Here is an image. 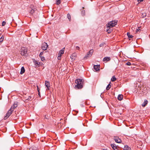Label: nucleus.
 Returning <instances> with one entry per match:
<instances>
[{
    "mask_svg": "<svg viewBox=\"0 0 150 150\" xmlns=\"http://www.w3.org/2000/svg\"><path fill=\"white\" fill-rule=\"evenodd\" d=\"M77 84L75 86V88L76 89H81L83 86V80L82 79H77L75 81Z\"/></svg>",
    "mask_w": 150,
    "mask_h": 150,
    "instance_id": "nucleus-1",
    "label": "nucleus"
},
{
    "mask_svg": "<svg viewBox=\"0 0 150 150\" xmlns=\"http://www.w3.org/2000/svg\"><path fill=\"white\" fill-rule=\"evenodd\" d=\"M117 21L116 20L112 21L109 22L106 25L107 28H112L117 24Z\"/></svg>",
    "mask_w": 150,
    "mask_h": 150,
    "instance_id": "nucleus-2",
    "label": "nucleus"
},
{
    "mask_svg": "<svg viewBox=\"0 0 150 150\" xmlns=\"http://www.w3.org/2000/svg\"><path fill=\"white\" fill-rule=\"evenodd\" d=\"M29 12L30 14H33L36 11V9L34 8L33 6L31 5L30 8H28Z\"/></svg>",
    "mask_w": 150,
    "mask_h": 150,
    "instance_id": "nucleus-3",
    "label": "nucleus"
},
{
    "mask_svg": "<svg viewBox=\"0 0 150 150\" xmlns=\"http://www.w3.org/2000/svg\"><path fill=\"white\" fill-rule=\"evenodd\" d=\"M93 51H94L93 49L90 50L89 52H87V54L84 57V59L85 60L86 59H87L88 57H91L93 54Z\"/></svg>",
    "mask_w": 150,
    "mask_h": 150,
    "instance_id": "nucleus-4",
    "label": "nucleus"
},
{
    "mask_svg": "<svg viewBox=\"0 0 150 150\" xmlns=\"http://www.w3.org/2000/svg\"><path fill=\"white\" fill-rule=\"evenodd\" d=\"M27 50L26 48L22 47L21 48V54L22 55H24L27 52Z\"/></svg>",
    "mask_w": 150,
    "mask_h": 150,
    "instance_id": "nucleus-5",
    "label": "nucleus"
},
{
    "mask_svg": "<svg viewBox=\"0 0 150 150\" xmlns=\"http://www.w3.org/2000/svg\"><path fill=\"white\" fill-rule=\"evenodd\" d=\"M18 103L16 102H14V104L11 107L10 109L11 110V111H13L16 108L18 105Z\"/></svg>",
    "mask_w": 150,
    "mask_h": 150,
    "instance_id": "nucleus-6",
    "label": "nucleus"
},
{
    "mask_svg": "<svg viewBox=\"0 0 150 150\" xmlns=\"http://www.w3.org/2000/svg\"><path fill=\"white\" fill-rule=\"evenodd\" d=\"M13 112V111H11V110L10 109L6 113V115L4 117V119L6 120L8 118L11 114Z\"/></svg>",
    "mask_w": 150,
    "mask_h": 150,
    "instance_id": "nucleus-7",
    "label": "nucleus"
},
{
    "mask_svg": "<svg viewBox=\"0 0 150 150\" xmlns=\"http://www.w3.org/2000/svg\"><path fill=\"white\" fill-rule=\"evenodd\" d=\"M48 47L47 44L46 42H44L42 44V49L43 50H47Z\"/></svg>",
    "mask_w": 150,
    "mask_h": 150,
    "instance_id": "nucleus-8",
    "label": "nucleus"
},
{
    "mask_svg": "<svg viewBox=\"0 0 150 150\" xmlns=\"http://www.w3.org/2000/svg\"><path fill=\"white\" fill-rule=\"evenodd\" d=\"M113 139L117 143H120L122 142L121 140L117 136H114Z\"/></svg>",
    "mask_w": 150,
    "mask_h": 150,
    "instance_id": "nucleus-9",
    "label": "nucleus"
},
{
    "mask_svg": "<svg viewBox=\"0 0 150 150\" xmlns=\"http://www.w3.org/2000/svg\"><path fill=\"white\" fill-rule=\"evenodd\" d=\"M111 59L110 57H105L103 59V61L105 63H106L108 61H110Z\"/></svg>",
    "mask_w": 150,
    "mask_h": 150,
    "instance_id": "nucleus-10",
    "label": "nucleus"
},
{
    "mask_svg": "<svg viewBox=\"0 0 150 150\" xmlns=\"http://www.w3.org/2000/svg\"><path fill=\"white\" fill-rule=\"evenodd\" d=\"M45 85L47 87V90H49V88L50 87V83L49 82L47 81H45Z\"/></svg>",
    "mask_w": 150,
    "mask_h": 150,
    "instance_id": "nucleus-11",
    "label": "nucleus"
},
{
    "mask_svg": "<svg viewBox=\"0 0 150 150\" xmlns=\"http://www.w3.org/2000/svg\"><path fill=\"white\" fill-rule=\"evenodd\" d=\"M77 55V54L76 53H73L71 55L70 57L72 60H74L76 57Z\"/></svg>",
    "mask_w": 150,
    "mask_h": 150,
    "instance_id": "nucleus-12",
    "label": "nucleus"
},
{
    "mask_svg": "<svg viewBox=\"0 0 150 150\" xmlns=\"http://www.w3.org/2000/svg\"><path fill=\"white\" fill-rule=\"evenodd\" d=\"M111 146L113 149L114 150H119L117 148V146L114 144H111Z\"/></svg>",
    "mask_w": 150,
    "mask_h": 150,
    "instance_id": "nucleus-13",
    "label": "nucleus"
},
{
    "mask_svg": "<svg viewBox=\"0 0 150 150\" xmlns=\"http://www.w3.org/2000/svg\"><path fill=\"white\" fill-rule=\"evenodd\" d=\"M64 48H63L59 52V53L58 54V55H59V56H62V54H64Z\"/></svg>",
    "mask_w": 150,
    "mask_h": 150,
    "instance_id": "nucleus-14",
    "label": "nucleus"
},
{
    "mask_svg": "<svg viewBox=\"0 0 150 150\" xmlns=\"http://www.w3.org/2000/svg\"><path fill=\"white\" fill-rule=\"evenodd\" d=\"M94 69V71H100V66H93Z\"/></svg>",
    "mask_w": 150,
    "mask_h": 150,
    "instance_id": "nucleus-15",
    "label": "nucleus"
},
{
    "mask_svg": "<svg viewBox=\"0 0 150 150\" xmlns=\"http://www.w3.org/2000/svg\"><path fill=\"white\" fill-rule=\"evenodd\" d=\"M25 68L23 66L21 69V72L20 73V74H23V73H24L25 72Z\"/></svg>",
    "mask_w": 150,
    "mask_h": 150,
    "instance_id": "nucleus-16",
    "label": "nucleus"
},
{
    "mask_svg": "<svg viewBox=\"0 0 150 150\" xmlns=\"http://www.w3.org/2000/svg\"><path fill=\"white\" fill-rule=\"evenodd\" d=\"M123 95L122 94L119 95L117 97L118 99L119 100H121L123 99Z\"/></svg>",
    "mask_w": 150,
    "mask_h": 150,
    "instance_id": "nucleus-17",
    "label": "nucleus"
},
{
    "mask_svg": "<svg viewBox=\"0 0 150 150\" xmlns=\"http://www.w3.org/2000/svg\"><path fill=\"white\" fill-rule=\"evenodd\" d=\"M148 101L146 100H145L144 101V103L142 104V105L143 107H144L147 104Z\"/></svg>",
    "mask_w": 150,
    "mask_h": 150,
    "instance_id": "nucleus-18",
    "label": "nucleus"
},
{
    "mask_svg": "<svg viewBox=\"0 0 150 150\" xmlns=\"http://www.w3.org/2000/svg\"><path fill=\"white\" fill-rule=\"evenodd\" d=\"M123 64L124 65L130 66L131 65V64L130 62H129L125 61L124 62V64Z\"/></svg>",
    "mask_w": 150,
    "mask_h": 150,
    "instance_id": "nucleus-19",
    "label": "nucleus"
},
{
    "mask_svg": "<svg viewBox=\"0 0 150 150\" xmlns=\"http://www.w3.org/2000/svg\"><path fill=\"white\" fill-rule=\"evenodd\" d=\"M123 150H131V149L128 146H125Z\"/></svg>",
    "mask_w": 150,
    "mask_h": 150,
    "instance_id": "nucleus-20",
    "label": "nucleus"
},
{
    "mask_svg": "<svg viewBox=\"0 0 150 150\" xmlns=\"http://www.w3.org/2000/svg\"><path fill=\"white\" fill-rule=\"evenodd\" d=\"M107 28V29L106 31L108 32V33H110L112 31V30L111 29V28Z\"/></svg>",
    "mask_w": 150,
    "mask_h": 150,
    "instance_id": "nucleus-21",
    "label": "nucleus"
},
{
    "mask_svg": "<svg viewBox=\"0 0 150 150\" xmlns=\"http://www.w3.org/2000/svg\"><path fill=\"white\" fill-rule=\"evenodd\" d=\"M33 62L35 64V65L37 66L38 65L39 66L40 62H37V61L35 60V59H33Z\"/></svg>",
    "mask_w": 150,
    "mask_h": 150,
    "instance_id": "nucleus-22",
    "label": "nucleus"
},
{
    "mask_svg": "<svg viewBox=\"0 0 150 150\" xmlns=\"http://www.w3.org/2000/svg\"><path fill=\"white\" fill-rule=\"evenodd\" d=\"M116 79L115 76H113L112 77V78L111 79V81H116Z\"/></svg>",
    "mask_w": 150,
    "mask_h": 150,
    "instance_id": "nucleus-23",
    "label": "nucleus"
},
{
    "mask_svg": "<svg viewBox=\"0 0 150 150\" xmlns=\"http://www.w3.org/2000/svg\"><path fill=\"white\" fill-rule=\"evenodd\" d=\"M127 35L128 36V38H132L133 36L132 35H130V33H129L128 32L127 34Z\"/></svg>",
    "mask_w": 150,
    "mask_h": 150,
    "instance_id": "nucleus-24",
    "label": "nucleus"
},
{
    "mask_svg": "<svg viewBox=\"0 0 150 150\" xmlns=\"http://www.w3.org/2000/svg\"><path fill=\"white\" fill-rule=\"evenodd\" d=\"M67 18L69 19V21H71V17L69 13H68L67 15Z\"/></svg>",
    "mask_w": 150,
    "mask_h": 150,
    "instance_id": "nucleus-25",
    "label": "nucleus"
},
{
    "mask_svg": "<svg viewBox=\"0 0 150 150\" xmlns=\"http://www.w3.org/2000/svg\"><path fill=\"white\" fill-rule=\"evenodd\" d=\"M111 86L109 84L107 86L106 89L107 90H109L111 88Z\"/></svg>",
    "mask_w": 150,
    "mask_h": 150,
    "instance_id": "nucleus-26",
    "label": "nucleus"
},
{
    "mask_svg": "<svg viewBox=\"0 0 150 150\" xmlns=\"http://www.w3.org/2000/svg\"><path fill=\"white\" fill-rule=\"evenodd\" d=\"M4 37V36L2 35L1 38H0V43L3 40Z\"/></svg>",
    "mask_w": 150,
    "mask_h": 150,
    "instance_id": "nucleus-27",
    "label": "nucleus"
},
{
    "mask_svg": "<svg viewBox=\"0 0 150 150\" xmlns=\"http://www.w3.org/2000/svg\"><path fill=\"white\" fill-rule=\"evenodd\" d=\"M57 2L56 4L57 5L61 3V0H56Z\"/></svg>",
    "mask_w": 150,
    "mask_h": 150,
    "instance_id": "nucleus-28",
    "label": "nucleus"
},
{
    "mask_svg": "<svg viewBox=\"0 0 150 150\" xmlns=\"http://www.w3.org/2000/svg\"><path fill=\"white\" fill-rule=\"evenodd\" d=\"M81 14L82 16H83L85 15V12L84 10L82 11Z\"/></svg>",
    "mask_w": 150,
    "mask_h": 150,
    "instance_id": "nucleus-29",
    "label": "nucleus"
},
{
    "mask_svg": "<svg viewBox=\"0 0 150 150\" xmlns=\"http://www.w3.org/2000/svg\"><path fill=\"white\" fill-rule=\"evenodd\" d=\"M6 24V22L4 21H3L2 22V26H4Z\"/></svg>",
    "mask_w": 150,
    "mask_h": 150,
    "instance_id": "nucleus-30",
    "label": "nucleus"
},
{
    "mask_svg": "<svg viewBox=\"0 0 150 150\" xmlns=\"http://www.w3.org/2000/svg\"><path fill=\"white\" fill-rule=\"evenodd\" d=\"M43 52H41L40 53V54H39V56L40 57H42V55Z\"/></svg>",
    "mask_w": 150,
    "mask_h": 150,
    "instance_id": "nucleus-31",
    "label": "nucleus"
},
{
    "mask_svg": "<svg viewBox=\"0 0 150 150\" xmlns=\"http://www.w3.org/2000/svg\"><path fill=\"white\" fill-rule=\"evenodd\" d=\"M61 56H59V55H58L57 58L58 60H60L61 59Z\"/></svg>",
    "mask_w": 150,
    "mask_h": 150,
    "instance_id": "nucleus-32",
    "label": "nucleus"
},
{
    "mask_svg": "<svg viewBox=\"0 0 150 150\" xmlns=\"http://www.w3.org/2000/svg\"><path fill=\"white\" fill-rule=\"evenodd\" d=\"M41 57V60L42 61H43L45 59V58H44V57Z\"/></svg>",
    "mask_w": 150,
    "mask_h": 150,
    "instance_id": "nucleus-33",
    "label": "nucleus"
},
{
    "mask_svg": "<svg viewBox=\"0 0 150 150\" xmlns=\"http://www.w3.org/2000/svg\"><path fill=\"white\" fill-rule=\"evenodd\" d=\"M104 43H101V44H100V47H101L102 46H103V45H104Z\"/></svg>",
    "mask_w": 150,
    "mask_h": 150,
    "instance_id": "nucleus-34",
    "label": "nucleus"
},
{
    "mask_svg": "<svg viewBox=\"0 0 150 150\" xmlns=\"http://www.w3.org/2000/svg\"><path fill=\"white\" fill-rule=\"evenodd\" d=\"M140 30V29H139V28H138V29H137L136 32H137L139 31Z\"/></svg>",
    "mask_w": 150,
    "mask_h": 150,
    "instance_id": "nucleus-35",
    "label": "nucleus"
},
{
    "mask_svg": "<svg viewBox=\"0 0 150 150\" xmlns=\"http://www.w3.org/2000/svg\"><path fill=\"white\" fill-rule=\"evenodd\" d=\"M142 15H143L142 16H143V17H145V16H146V14H145V13H144V14H142Z\"/></svg>",
    "mask_w": 150,
    "mask_h": 150,
    "instance_id": "nucleus-36",
    "label": "nucleus"
},
{
    "mask_svg": "<svg viewBox=\"0 0 150 150\" xmlns=\"http://www.w3.org/2000/svg\"><path fill=\"white\" fill-rule=\"evenodd\" d=\"M144 0H138V1L139 2H141L143 1Z\"/></svg>",
    "mask_w": 150,
    "mask_h": 150,
    "instance_id": "nucleus-37",
    "label": "nucleus"
},
{
    "mask_svg": "<svg viewBox=\"0 0 150 150\" xmlns=\"http://www.w3.org/2000/svg\"><path fill=\"white\" fill-rule=\"evenodd\" d=\"M76 48L77 50H79V47L78 46H77L76 47Z\"/></svg>",
    "mask_w": 150,
    "mask_h": 150,
    "instance_id": "nucleus-38",
    "label": "nucleus"
},
{
    "mask_svg": "<svg viewBox=\"0 0 150 150\" xmlns=\"http://www.w3.org/2000/svg\"><path fill=\"white\" fill-rule=\"evenodd\" d=\"M38 95H39V96H40V90H38Z\"/></svg>",
    "mask_w": 150,
    "mask_h": 150,
    "instance_id": "nucleus-39",
    "label": "nucleus"
},
{
    "mask_svg": "<svg viewBox=\"0 0 150 150\" xmlns=\"http://www.w3.org/2000/svg\"><path fill=\"white\" fill-rule=\"evenodd\" d=\"M31 98V97H29L28 99L29 100H30Z\"/></svg>",
    "mask_w": 150,
    "mask_h": 150,
    "instance_id": "nucleus-40",
    "label": "nucleus"
},
{
    "mask_svg": "<svg viewBox=\"0 0 150 150\" xmlns=\"http://www.w3.org/2000/svg\"><path fill=\"white\" fill-rule=\"evenodd\" d=\"M32 149H33L32 147H31L29 149V150H32Z\"/></svg>",
    "mask_w": 150,
    "mask_h": 150,
    "instance_id": "nucleus-41",
    "label": "nucleus"
},
{
    "mask_svg": "<svg viewBox=\"0 0 150 150\" xmlns=\"http://www.w3.org/2000/svg\"><path fill=\"white\" fill-rule=\"evenodd\" d=\"M37 90H38H38H40V89H39L38 86H37Z\"/></svg>",
    "mask_w": 150,
    "mask_h": 150,
    "instance_id": "nucleus-42",
    "label": "nucleus"
},
{
    "mask_svg": "<svg viewBox=\"0 0 150 150\" xmlns=\"http://www.w3.org/2000/svg\"><path fill=\"white\" fill-rule=\"evenodd\" d=\"M94 66H100V65L99 64H98V65H94Z\"/></svg>",
    "mask_w": 150,
    "mask_h": 150,
    "instance_id": "nucleus-43",
    "label": "nucleus"
},
{
    "mask_svg": "<svg viewBox=\"0 0 150 150\" xmlns=\"http://www.w3.org/2000/svg\"><path fill=\"white\" fill-rule=\"evenodd\" d=\"M45 119H47V117H46V116H45Z\"/></svg>",
    "mask_w": 150,
    "mask_h": 150,
    "instance_id": "nucleus-44",
    "label": "nucleus"
},
{
    "mask_svg": "<svg viewBox=\"0 0 150 150\" xmlns=\"http://www.w3.org/2000/svg\"><path fill=\"white\" fill-rule=\"evenodd\" d=\"M107 150L105 149V150Z\"/></svg>",
    "mask_w": 150,
    "mask_h": 150,
    "instance_id": "nucleus-45",
    "label": "nucleus"
}]
</instances>
